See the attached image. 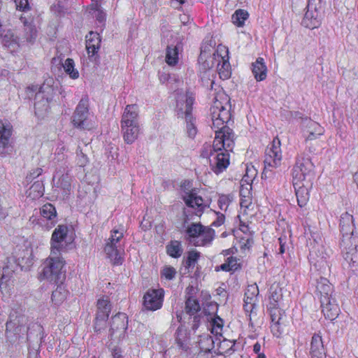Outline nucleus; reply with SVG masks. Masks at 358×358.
I'll use <instances>...</instances> for the list:
<instances>
[{
    "mask_svg": "<svg viewBox=\"0 0 358 358\" xmlns=\"http://www.w3.org/2000/svg\"><path fill=\"white\" fill-rule=\"evenodd\" d=\"M212 128L215 136L213 143V151L216 153L211 160V169L219 174L223 172L230 164V152L235 145L233 130L226 124L231 117L230 98L224 92H217L210 107Z\"/></svg>",
    "mask_w": 358,
    "mask_h": 358,
    "instance_id": "obj_1",
    "label": "nucleus"
},
{
    "mask_svg": "<svg viewBox=\"0 0 358 358\" xmlns=\"http://www.w3.org/2000/svg\"><path fill=\"white\" fill-rule=\"evenodd\" d=\"M65 265L66 261L60 253L57 255H50L44 261L38 278L55 284L62 283L66 279Z\"/></svg>",
    "mask_w": 358,
    "mask_h": 358,
    "instance_id": "obj_2",
    "label": "nucleus"
},
{
    "mask_svg": "<svg viewBox=\"0 0 358 358\" xmlns=\"http://www.w3.org/2000/svg\"><path fill=\"white\" fill-rule=\"evenodd\" d=\"M187 240L194 242L196 247H204L211 244L215 238V231L210 227H206L200 222H193L185 229Z\"/></svg>",
    "mask_w": 358,
    "mask_h": 358,
    "instance_id": "obj_3",
    "label": "nucleus"
},
{
    "mask_svg": "<svg viewBox=\"0 0 358 358\" xmlns=\"http://www.w3.org/2000/svg\"><path fill=\"white\" fill-rule=\"evenodd\" d=\"M90 115L89 99L85 96L74 110L71 123L77 129L91 131L96 127V122L90 117Z\"/></svg>",
    "mask_w": 358,
    "mask_h": 358,
    "instance_id": "obj_4",
    "label": "nucleus"
},
{
    "mask_svg": "<svg viewBox=\"0 0 358 358\" xmlns=\"http://www.w3.org/2000/svg\"><path fill=\"white\" fill-rule=\"evenodd\" d=\"M124 237V229L121 226V229H113L110 232L109 238L106 241L103 247V251L106 255L111 264L113 266L122 265L124 259L121 255L120 251L118 249L120 247V242Z\"/></svg>",
    "mask_w": 358,
    "mask_h": 358,
    "instance_id": "obj_5",
    "label": "nucleus"
},
{
    "mask_svg": "<svg viewBox=\"0 0 358 358\" xmlns=\"http://www.w3.org/2000/svg\"><path fill=\"white\" fill-rule=\"evenodd\" d=\"M314 168V164L309 157L298 156L292 170V181L300 180L306 182V184L313 182Z\"/></svg>",
    "mask_w": 358,
    "mask_h": 358,
    "instance_id": "obj_6",
    "label": "nucleus"
},
{
    "mask_svg": "<svg viewBox=\"0 0 358 358\" xmlns=\"http://www.w3.org/2000/svg\"><path fill=\"white\" fill-rule=\"evenodd\" d=\"M282 161L281 142L278 137H275L267 145L264 152V170L272 171L280 167Z\"/></svg>",
    "mask_w": 358,
    "mask_h": 358,
    "instance_id": "obj_7",
    "label": "nucleus"
},
{
    "mask_svg": "<svg viewBox=\"0 0 358 358\" xmlns=\"http://www.w3.org/2000/svg\"><path fill=\"white\" fill-rule=\"evenodd\" d=\"M340 245L345 259L349 264H358V231L342 235Z\"/></svg>",
    "mask_w": 358,
    "mask_h": 358,
    "instance_id": "obj_8",
    "label": "nucleus"
},
{
    "mask_svg": "<svg viewBox=\"0 0 358 358\" xmlns=\"http://www.w3.org/2000/svg\"><path fill=\"white\" fill-rule=\"evenodd\" d=\"M13 126L6 119H0V157L10 155L14 150Z\"/></svg>",
    "mask_w": 358,
    "mask_h": 358,
    "instance_id": "obj_9",
    "label": "nucleus"
},
{
    "mask_svg": "<svg viewBox=\"0 0 358 358\" xmlns=\"http://www.w3.org/2000/svg\"><path fill=\"white\" fill-rule=\"evenodd\" d=\"M283 288L279 283H273L269 288L268 294V313H278L284 311L282 307L288 304L289 301L283 296Z\"/></svg>",
    "mask_w": 358,
    "mask_h": 358,
    "instance_id": "obj_10",
    "label": "nucleus"
},
{
    "mask_svg": "<svg viewBox=\"0 0 358 358\" xmlns=\"http://www.w3.org/2000/svg\"><path fill=\"white\" fill-rule=\"evenodd\" d=\"M214 59L218 62L217 69L219 76L222 80H227L231 75V68L229 63L228 48L220 44L213 53Z\"/></svg>",
    "mask_w": 358,
    "mask_h": 358,
    "instance_id": "obj_11",
    "label": "nucleus"
},
{
    "mask_svg": "<svg viewBox=\"0 0 358 358\" xmlns=\"http://www.w3.org/2000/svg\"><path fill=\"white\" fill-rule=\"evenodd\" d=\"M195 101V96L192 92L189 91L186 92L185 94V111L183 108L180 106L179 103H177V108L181 111V114H185V118L187 123V133L190 138H194L197 129L195 126L194 122L195 118L192 116L193 104Z\"/></svg>",
    "mask_w": 358,
    "mask_h": 358,
    "instance_id": "obj_12",
    "label": "nucleus"
},
{
    "mask_svg": "<svg viewBox=\"0 0 358 358\" xmlns=\"http://www.w3.org/2000/svg\"><path fill=\"white\" fill-rule=\"evenodd\" d=\"M128 328V317L125 313H118L111 319L109 338L113 341H120L125 338Z\"/></svg>",
    "mask_w": 358,
    "mask_h": 358,
    "instance_id": "obj_13",
    "label": "nucleus"
},
{
    "mask_svg": "<svg viewBox=\"0 0 358 358\" xmlns=\"http://www.w3.org/2000/svg\"><path fill=\"white\" fill-rule=\"evenodd\" d=\"M164 299V289H149L143 295V306L148 310L155 311L162 307Z\"/></svg>",
    "mask_w": 358,
    "mask_h": 358,
    "instance_id": "obj_14",
    "label": "nucleus"
},
{
    "mask_svg": "<svg viewBox=\"0 0 358 358\" xmlns=\"http://www.w3.org/2000/svg\"><path fill=\"white\" fill-rule=\"evenodd\" d=\"M68 232L69 227L66 224H59L55 229L50 238L51 255H57L65 248L63 242L66 241Z\"/></svg>",
    "mask_w": 358,
    "mask_h": 358,
    "instance_id": "obj_15",
    "label": "nucleus"
},
{
    "mask_svg": "<svg viewBox=\"0 0 358 358\" xmlns=\"http://www.w3.org/2000/svg\"><path fill=\"white\" fill-rule=\"evenodd\" d=\"M182 200L187 206L195 209V214L199 217L202 215L207 207L204 199L201 196L198 194L197 190L195 188L185 192V194L182 196Z\"/></svg>",
    "mask_w": 358,
    "mask_h": 358,
    "instance_id": "obj_16",
    "label": "nucleus"
},
{
    "mask_svg": "<svg viewBox=\"0 0 358 358\" xmlns=\"http://www.w3.org/2000/svg\"><path fill=\"white\" fill-rule=\"evenodd\" d=\"M259 294V287L257 284L249 285L245 292L243 309L251 320L254 310L257 308L258 296Z\"/></svg>",
    "mask_w": 358,
    "mask_h": 358,
    "instance_id": "obj_17",
    "label": "nucleus"
},
{
    "mask_svg": "<svg viewBox=\"0 0 358 358\" xmlns=\"http://www.w3.org/2000/svg\"><path fill=\"white\" fill-rule=\"evenodd\" d=\"M20 21L23 24L22 34L18 37L20 47L25 45L33 44L37 38V30L33 23V20L29 21L28 19L21 15Z\"/></svg>",
    "mask_w": 358,
    "mask_h": 358,
    "instance_id": "obj_18",
    "label": "nucleus"
},
{
    "mask_svg": "<svg viewBox=\"0 0 358 358\" xmlns=\"http://www.w3.org/2000/svg\"><path fill=\"white\" fill-rule=\"evenodd\" d=\"M40 215L43 229L47 231L52 229L57 223V213L55 206L50 203H46L40 208Z\"/></svg>",
    "mask_w": 358,
    "mask_h": 358,
    "instance_id": "obj_19",
    "label": "nucleus"
},
{
    "mask_svg": "<svg viewBox=\"0 0 358 358\" xmlns=\"http://www.w3.org/2000/svg\"><path fill=\"white\" fill-rule=\"evenodd\" d=\"M294 188L295 195L297 200V204L300 208L305 207L310 199V190L312 188L313 182H306L300 180L292 181Z\"/></svg>",
    "mask_w": 358,
    "mask_h": 358,
    "instance_id": "obj_20",
    "label": "nucleus"
},
{
    "mask_svg": "<svg viewBox=\"0 0 358 358\" xmlns=\"http://www.w3.org/2000/svg\"><path fill=\"white\" fill-rule=\"evenodd\" d=\"M101 37L97 32L90 31L85 36L86 50L90 59H99V50L101 48Z\"/></svg>",
    "mask_w": 358,
    "mask_h": 358,
    "instance_id": "obj_21",
    "label": "nucleus"
},
{
    "mask_svg": "<svg viewBox=\"0 0 358 358\" xmlns=\"http://www.w3.org/2000/svg\"><path fill=\"white\" fill-rule=\"evenodd\" d=\"M271 317V331L273 336L281 338L286 330L285 311L268 313Z\"/></svg>",
    "mask_w": 358,
    "mask_h": 358,
    "instance_id": "obj_22",
    "label": "nucleus"
},
{
    "mask_svg": "<svg viewBox=\"0 0 358 358\" xmlns=\"http://www.w3.org/2000/svg\"><path fill=\"white\" fill-rule=\"evenodd\" d=\"M309 355L310 358H327V350L320 331L314 333L311 337Z\"/></svg>",
    "mask_w": 358,
    "mask_h": 358,
    "instance_id": "obj_23",
    "label": "nucleus"
},
{
    "mask_svg": "<svg viewBox=\"0 0 358 358\" xmlns=\"http://www.w3.org/2000/svg\"><path fill=\"white\" fill-rule=\"evenodd\" d=\"M334 292V285L329 280L324 277H320L316 281L315 294L322 301L324 299L332 298Z\"/></svg>",
    "mask_w": 358,
    "mask_h": 358,
    "instance_id": "obj_24",
    "label": "nucleus"
},
{
    "mask_svg": "<svg viewBox=\"0 0 358 358\" xmlns=\"http://www.w3.org/2000/svg\"><path fill=\"white\" fill-rule=\"evenodd\" d=\"M320 303L322 313L325 319L333 321L338 317L341 310L335 299H324Z\"/></svg>",
    "mask_w": 358,
    "mask_h": 358,
    "instance_id": "obj_25",
    "label": "nucleus"
},
{
    "mask_svg": "<svg viewBox=\"0 0 358 358\" xmlns=\"http://www.w3.org/2000/svg\"><path fill=\"white\" fill-rule=\"evenodd\" d=\"M303 132L305 142L308 143V141L316 140L320 136H323L325 132V129L318 122L310 120L307 123Z\"/></svg>",
    "mask_w": 358,
    "mask_h": 358,
    "instance_id": "obj_26",
    "label": "nucleus"
},
{
    "mask_svg": "<svg viewBox=\"0 0 358 358\" xmlns=\"http://www.w3.org/2000/svg\"><path fill=\"white\" fill-rule=\"evenodd\" d=\"M138 123V107L136 104L127 105L122 113L120 124Z\"/></svg>",
    "mask_w": 358,
    "mask_h": 358,
    "instance_id": "obj_27",
    "label": "nucleus"
},
{
    "mask_svg": "<svg viewBox=\"0 0 358 358\" xmlns=\"http://www.w3.org/2000/svg\"><path fill=\"white\" fill-rule=\"evenodd\" d=\"M124 141L127 144L133 143L140 133L139 124H120Z\"/></svg>",
    "mask_w": 358,
    "mask_h": 358,
    "instance_id": "obj_28",
    "label": "nucleus"
},
{
    "mask_svg": "<svg viewBox=\"0 0 358 358\" xmlns=\"http://www.w3.org/2000/svg\"><path fill=\"white\" fill-rule=\"evenodd\" d=\"M213 49V45L211 41L208 42H203L201 46V52L200 55L199 57V62L200 64V71L203 70H210L213 67V64H209L207 63L206 64V59L210 57V53L212 50Z\"/></svg>",
    "mask_w": 358,
    "mask_h": 358,
    "instance_id": "obj_29",
    "label": "nucleus"
},
{
    "mask_svg": "<svg viewBox=\"0 0 358 358\" xmlns=\"http://www.w3.org/2000/svg\"><path fill=\"white\" fill-rule=\"evenodd\" d=\"M267 71V66L264 62V58L258 57L256 61L252 64V73L257 82L266 80Z\"/></svg>",
    "mask_w": 358,
    "mask_h": 358,
    "instance_id": "obj_30",
    "label": "nucleus"
},
{
    "mask_svg": "<svg viewBox=\"0 0 358 358\" xmlns=\"http://www.w3.org/2000/svg\"><path fill=\"white\" fill-rule=\"evenodd\" d=\"M1 43L11 52H17L20 48L18 37L15 36L12 31L8 30L4 34H1Z\"/></svg>",
    "mask_w": 358,
    "mask_h": 358,
    "instance_id": "obj_31",
    "label": "nucleus"
},
{
    "mask_svg": "<svg viewBox=\"0 0 358 358\" xmlns=\"http://www.w3.org/2000/svg\"><path fill=\"white\" fill-rule=\"evenodd\" d=\"M340 230L342 235L357 231L355 227L354 217L348 212L343 213L341 216Z\"/></svg>",
    "mask_w": 358,
    "mask_h": 358,
    "instance_id": "obj_32",
    "label": "nucleus"
},
{
    "mask_svg": "<svg viewBox=\"0 0 358 358\" xmlns=\"http://www.w3.org/2000/svg\"><path fill=\"white\" fill-rule=\"evenodd\" d=\"M182 242L178 240H171L166 245V254L174 259H178L183 253Z\"/></svg>",
    "mask_w": 358,
    "mask_h": 358,
    "instance_id": "obj_33",
    "label": "nucleus"
},
{
    "mask_svg": "<svg viewBox=\"0 0 358 358\" xmlns=\"http://www.w3.org/2000/svg\"><path fill=\"white\" fill-rule=\"evenodd\" d=\"M165 62L169 66H176L179 62V48L170 45L166 48Z\"/></svg>",
    "mask_w": 358,
    "mask_h": 358,
    "instance_id": "obj_34",
    "label": "nucleus"
},
{
    "mask_svg": "<svg viewBox=\"0 0 358 358\" xmlns=\"http://www.w3.org/2000/svg\"><path fill=\"white\" fill-rule=\"evenodd\" d=\"M45 187L42 181L37 180L27 190V196L31 200H37L44 194Z\"/></svg>",
    "mask_w": 358,
    "mask_h": 358,
    "instance_id": "obj_35",
    "label": "nucleus"
},
{
    "mask_svg": "<svg viewBox=\"0 0 358 358\" xmlns=\"http://www.w3.org/2000/svg\"><path fill=\"white\" fill-rule=\"evenodd\" d=\"M239 259L236 257H227L225 262L220 266L216 267V271H223L225 272L236 271L241 268V264L238 262Z\"/></svg>",
    "mask_w": 358,
    "mask_h": 358,
    "instance_id": "obj_36",
    "label": "nucleus"
},
{
    "mask_svg": "<svg viewBox=\"0 0 358 358\" xmlns=\"http://www.w3.org/2000/svg\"><path fill=\"white\" fill-rule=\"evenodd\" d=\"M57 287L52 293V301L57 306L61 304L66 299L68 290L64 286V282L57 284Z\"/></svg>",
    "mask_w": 358,
    "mask_h": 358,
    "instance_id": "obj_37",
    "label": "nucleus"
},
{
    "mask_svg": "<svg viewBox=\"0 0 358 358\" xmlns=\"http://www.w3.org/2000/svg\"><path fill=\"white\" fill-rule=\"evenodd\" d=\"M96 315L101 317L102 320H108L110 313V303L106 299H99L97 301Z\"/></svg>",
    "mask_w": 358,
    "mask_h": 358,
    "instance_id": "obj_38",
    "label": "nucleus"
},
{
    "mask_svg": "<svg viewBox=\"0 0 358 358\" xmlns=\"http://www.w3.org/2000/svg\"><path fill=\"white\" fill-rule=\"evenodd\" d=\"M176 334V341L178 347L185 351H187L189 349L188 345L189 338L187 336L186 331L179 327L178 328Z\"/></svg>",
    "mask_w": 358,
    "mask_h": 358,
    "instance_id": "obj_39",
    "label": "nucleus"
},
{
    "mask_svg": "<svg viewBox=\"0 0 358 358\" xmlns=\"http://www.w3.org/2000/svg\"><path fill=\"white\" fill-rule=\"evenodd\" d=\"M249 13L246 10L238 9L232 15L231 20L233 23L238 27H242L245 24V22L248 19Z\"/></svg>",
    "mask_w": 358,
    "mask_h": 358,
    "instance_id": "obj_40",
    "label": "nucleus"
},
{
    "mask_svg": "<svg viewBox=\"0 0 358 358\" xmlns=\"http://www.w3.org/2000/svg\"><path fill=\"white\" fill-rule=\"evenodd\" d=\"M201 310L199 301L194 296H189L185 301L186 313L193 315Z\"/></svg>",
    "mask_w": 358,
    "mask_h": 358,
    "instance_id": "obj_41",
    "label": "nucleus"
},
{
    "mask_svg": "<svg viewBox=\"0 0 358 358\" xmlns=\"http://www.w3.org/2000/svg\"><path fill=\"white\" fill-rule=\"evenodd\" d=\"M65 72L72 79H77L79 77V72L75 69V63L73 59L67 58L63 64Z\"/></svg>",
    "mask_w": 358,
    "mask_h": 358,
    "instance_id": "obj_42",
    "label": "nucleus"
},
{
    "mask_svg": "<svg viewBox=\"0 0 358 358\" xmlns=\"http://www.w3.org/2000/svg\"><path fill=\"white\" fill-rule=\"evenodd\" d=\"M211 333L215 336H222L224 321L219 316L214 317L210 321Z\"/></svg>",
    "mask_w": 358,
    "mask_h": 358,
    "instance_id": "obj_43",
    "label": "nucleus"
},
{
    "mask_svg": "<svg viewBox=\"0 0 358 358\" xmlns=\"http://www.w3.org/2000/svg\"><path fill=\"white\" fill-rule=\"evenodd\" d=\"M177 274L176 269L170 265L164 266L160 271V278L162 280H173Z\"/></svg>",
    "mask_w": 358,
    "mask_h": 358,
    "instance_id": "obj_44",
    "label": "nucleus"
},
{
    "mask_svg": "<svg viewBox=\"0 0 358 358\" xmlns=\"http://www.w3.org/2000/svg\"><path fill=\"white\" fill-rule=\"evenodd\" d=\"M57 187L63 190L65 194H70L71 189V179L68 174L62 175L57 182Z\"/></svg>",
    "mask_w": 358,
    "mask_h": 358,
    "instance_id": "obj_45",
    "label": "nucleus"
},
{
    "mask_svg": "<svg viewBox=\"0 0 358 358\" xmlns=\"http://www.w3.org/2000/svg\"><path fill=\"white\" fill-rule=\"evenodd\" d=\"M241 252L250 251L254 244L253 235L243 236L238 241Z\"/></svg>",
    "mask_w": 358,
    "mask_h": 358,
    "instance_id": "obj_46",
    "label": "nucleus"
},
{
    "mask_svg": "<svg viewBox=\"0 0 358 358\" xmlns=\"http://www.w3.org/2000/svg\"><path fill=\"white\" fill-rule=\"evenodd\" d=\"M232 200L233 196L231 194H219L217 205L220 209L224 212L227 211Z\"/></svg>",
    "mask_w": 358,
    "mask_h": 358,
    "instance_id": "obj_47",
    "label": "nucleus"
},
{
    "mask_svg": "<svg viewBox=\"0 0 358 358\" xmlns=\"http://www.w3.org/2000/svg\"><path fill=\"white\" fill-rule=\"evenodd\" d=\"M199 257V252H197L196 250H194L189 251L185 260V266L187 268L194 267Z\"/></svg>",
    "mask_w": 358,
    "mask_h": 358,
    "instance_id": "obj_48",
    "label": "nucleus"
},
{
    "mask_svg": "<svg viewBox=\"0 0 358 358\" xmlns=\"http://www.w3.org/2000/svg\"><path fill=\"white\" fill-rule=\"evenodd\" d=\"M7 268H3V274L0 279V290L2 293L3 292H8V287L10 285V276L7 275L6 273Z\"/></svg>",
    "mask_w": 358,
    "mask_h": 358,
    "instance_id": "obj_49",
    "label": "nucleus"
},
{
    "mask_svg": "<svg viewBox=\"0 0 358 358\" xmlns=\"http://www.w3.org/2000/svg\"><path fill=\"white\" fill-rule=\"evenodd\" d=\"M76 162L80 167H85L89 163L87 156L83 153L80 147L76 150Z\"/></svg>",
    "mask_w": 358,
    "mask_h": 358,
    "instance_id": "obj_50",
    "label": "nucleus"
},
{
    "mask_svg": "<svg viewBox=\"0 0 358 358\" xmlns=\"http://www.w3.org/2000/svg\"><path fill=\"white\" fill-rule=\"evenodd\" d=\"M14 3L17 10L26 13L31 9L28 0H14Z\"/></svg>",
    "mask_w": 358,
    "mask_h": 358,
    "instance_id": "obj_51",
    "label": "nucleus"
},
{
    "mask_svg": "<svg viewBox=\"0 0 358 358\" xmlns=\"http://www.w3.org/2000/svg\"><path fill=\"white\" fill-rule=\"evenodd\" d=\"M108 320H102V318L98 315H96L94 323V330L96 333L101 332L106 327V324Z\"/></svg>",
    "mask_w": 358,
    "mask_h": 358,
    "instance_id": "obj_52",
    "label": "nucleus"
},
{
    "mask_svg": "<svg viewBox=\"0 0 358 358\" xmlns=\"http://www.w3.org/2000/svg\"><path fill=\"white\" fill-rule=\"evenodd\" d=\"M252 203V197L250 195H243L242 191L241 192L240 205L241 208H248Z\"/></svg>",
    "mask_w": 358,
    "mask_h": 358,
    "instance_id": "obj_53",
    "label": "nucleus"
},
{
    "mask_svg": "<svg viewBox=\"0 0 358 358\" xmlns=\"http://www.w3.org/2000/svg\"><path fill=\"white\" fill-rule=\"evenodd\" d=\"M262 344L257 341L253 345V352L257 355V358H266V355L262 351Z\"/></svg>",
    "mask_w": 358,
    "mask_h": 358,
    "instance_id": "obj_54",
    "label": "nucleus"
},
{
    "mask_svg": "<svg viewBox=\"0 0 358 358\" xmlns=\"http://www.w3.org/2000/svg\"><path fill=\"white\" fill-rule=\"evenodd\" d=\"M303 23L304 24V25L306 27L311 29H313L317 27L319 25V21H317L316 19H315L313 21H310L309 22L308 13L306 14L305 17L303 21Z\"/></svg>",
    "mask_w": 358,
    "mask_h": 358,
    "instance_id": "obj_55",
    "label": "nucleus"
},
{
    "mask_svg": "<svg viewBox=\"0 0 358 358\" xmlns=\"http://www.w3.org/2000/svg\"><path fill=\"white\" fill-rule=\"evenodd\" d=\"M239 229L244 234V236L252 235V232L250 231V228L248 224H246L241 218H240Z\"/></svg>",
    "mask_w": 358,
    "mask_h": 358,
    "instance_id": "obj_56",
    "label": "nucleus"
},
{
    "mask_svg": "<svg viewBox=\"0 0 358 358\" xmlns=\"http://www.w3.org/2000/svg\"><path fill=\"white\" fill-rule=\"evenodd\" d=\"M43 173V169L41 168H36L35 169H33L31 171H30L29 174L27 175V179L31 180L41 176Z\"/></svg>",
    "mask_w": 358,
    "mask_h": 358,
    "instance_id": "obj_57",
    "label": "nucleus"
},
{
    "mask_svg": "<svg viewBox=\"0 0 358 358\" xmlns=\"http://www.w3.org/2000/svg\"><path fill=\"white\" fill-rule=\"evenodd\" d=\"M217 218L215 221H214L212 223V225L217 227L224 224V220H225V217L222 213H217Z\"/></svg>",
    "mask_w": 358,
    "mask_h": 358,
    "instance_id": "obj_58",
    "label": "nucleus"
},
{
    "mask_svg": "<svg viewBox=\"0 0 358 358\" xmlns=\"http://www.w3.org/2000/svg\"><path fill=\"white\" fill-rule=\"evenodd\" d=\"M278 241L280 245L278 254L282 255L285 252V238H283L282 237H279Z\"/></svg>",
    "mask_w": 358,
    "mask_h": 358,
    "instance_id": "obj_59",
    "label": "nucleus"
},
{
    "mask_svg": "<svg viewBox=\"0 0 358 358\" xmlns=\"http://www.w3.org/2000/svg\"><path fill=\"white\" fill-rule=\"evenodd\" d=\"M112 358H124L122 355V350L120 348L115 347L113 349Z\"/></svg>",
    "mask_w": 358,
    "mask_h": 358,
    "instance_id": "obj_60",
    "label": "nucleus"
},
{
    "mask_svg": "<svg viewBox=\"0 0 358 358\" xmlns=\"http://www.w3.org/2000/svg\"><path fill=\"white\" fill-rule=\"evenodd\" d=\"M96 19L99 22H104L105 20H106V14H105V13L103 12L102 10H99V8H97V14L96 15Z\"/></svg>",
    "mask_w": 358,
    "mask_h": 358,
    "instance_id": "obj_61",
    "label": "nucleus"
},
{
    "mask_svg": "<svg viewBox=\"0 0 358 358\" xmlns=\"http://www.w3.org/2000/svg\"><path fill=\"white\" fill-rule=\"evenodd\" d=\"M315 266L316 268L318 267L320 270L322 268H326L327 266V262L325 259H322L321 261L315 263Z\"/></svg>",
    "mask_w": 358,
    "mask_h": 358,
    "instance_id": "obj_62",
    "label": "nucleus"
},
{
    "mask_svg": "<svg viewBox=\"0 0 358 358\" xmlns=\"http://www.w3.org/2000/svg\"><path fill=\"white\" fill-rule=\"evenodd\" d=\"M182 215H183V223L184 224L188 223L189 221L190 220V218L189 217V215L187 214V211L185 208L182 212Z\"/></svg>",
    "mask_w": 358,
    "mask_h": 358,
    "instance_id": "obj_63",
    "label": "nucleus"
},
{
    "mask_svg": "<svg viewBox=\"0 0 358 358\" xmlns=\"http://www.w3.org/2000/svg\"><path fill=\"white\" fill-rule=\"evenodd\" d=\"M13 317V315L10 314L9 316V320L6 322L7 327H12V324H13V319H12Z\"/></svg>",
    "mask_w": 358,
    "mask_h": 358,
    "instance_id": "obj_64",
    "label": "nucleus"
}]
</instances>
